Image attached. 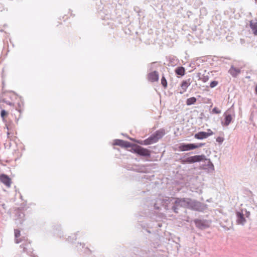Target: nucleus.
<instances>
[{
    "mask_svg": "<svg viewBox=\"0 0 257 257\" xmlns=\"http://www.w3.org/2000/svg\"><path fill=\"white\" fill-rule=\"evenodd\" d=\"M228 72L233 77H236L240 73V70L239 68L234 67L233 66H231L228 71Z\"/></svg>",
    "mask_w": 257,
    "mask_h": 257,
    "instance_id": "nucleus-12",
    "label": "nucleus"
},
{
    "mask_svg": "<svg viewBox=\"0 0 257 257\" xmlns=\"http://www.w3.org/2000/svg\"><path fill=\"white\" fill-rule=\"evenodd\" d=\"M237 215V223L239 224H243L245 222V219L244 217L243 214L242 213L237 212L236 213Z\"/></svg>",
    "mask_w": 257,
    "mask_h": 257,
    "instance_id": "nucleus-13",
    "label": "nucleus"
},
{
    "mask_svg": "<svg viewBox=\"0 0 257 257\" xmlns=\"http://www.w3.org/2000/svg\"><path fill=\"white\" fill-rule=\"evenodd\" d=\"M204 145L203 143H199L198 144H181L179 146V149L181 151H187L194 150L198 148H200Z\"/></svg>",
    "mask_w": 257,
    "mask_h": 257,
    "instance_id": "nucleus-4",
    "label": "nucleus"
},
{
    "mask_svg": "<svg viewBox=\"0 0 257 257\" xmlns=\"http://www.w3.org/2000/svg\"><path fill=\"white\" fill-rule=\"evenodd\" d=\"M224 116L225 117L224 119V125H228L232 120V116L230 113H229L228 111H226L224 113Z\"/></svg>",
    "mask_w": 257,
    "mask_h": 257,
    "instance_id": "nucleus-14",
    "label": "nucleus"
},
{
    "mask_svg": "<svg viewBox=\"0 0 257 257\" xmlns=\"http://www.w3.org/2000/svg\"><path fill=\"white\" fill-rule=\"evenodd\" d=\"M161 81V84L163 85V86L165 88H167L168 83H167V80L166 79V78H165V77L164 76H162Z\"/></svg>",
    "mask_w": 257,
    "mask_h": 257,
    "instance_id": "nucleus-19",
    "label": "nucleus"
},
{
    "mask_svg": "<svg viewBox=\"0 0 257 257\" xmlns=\"http://www.w3.org/2000/svg\"><path fill=\"white\" fill-rule=\"evenodd\" d=\"M187 204V198L179 199L177 198L175 201L174 205L172 209L175 213H178V209L180 207L186 208Z\"/></svg>",
    "mask_w": 257,
    "mask_h": 257,
    "instance_id": "nucleus-6",
    "label": "nucleus"
},
{
    "mask_svg": "<svg viewBox=\"0 0 257 257\" xmlns=\"http://www.w3.org/2000/svg\"><path fill=\"white\" fill-rule=\"evenodd\" d=\"M0 181L7 187H10L11 185V179L5 174L0 175Z\"/></svg>",
    "mask_w": 257,
    "mask_h": 257,
    "instance_id": "nucleus-9",
    "label": "nucleus"
},
{
    "mask_svg": "<svg viewBox=\"0 0 257 257\" xmlns=\"http://www.w3.org/2000/svg\"><path fill=\"white\" fill-rule=\"evenodd\" d=\"M250 27L252 30L253 34L257 36V22H250Z\"/></svg>",
    "mask_w": 257,
    "mask_h": 257,
    "instance_id": "nucleus-17",
    "label": "nucleus"
},
{
    "mask_svg": "<svg viewBox=\"0 0 257 257\" xmlns=\"http://www.w3.org/2000/svg\"><path fill=\"white\" fill-rule=\"evenodd\" d=\"M204 159H205L204 155H196L181 160V162L182 164H191L201 161Z\"/></svg>",
    "mask_w": 257,
    "mask_h": 257,
    "instance_id": "nucleus-5",
    "label": "nucleus"
},
{
    "mask_svg": "<svg viewBox=\"0 0 257 257\" xmlns=\"http://www.w3.org/2000/svg\"><path fill=\"white\" fill-rule=\"evenodd\" d=\"M175 72L177 75L182 76L185 75V69L182 66L178 67L176 68Z\"/></svg>",
    "mask_w": 257,
    "mask_h": 257,
    "instance_id": "nucleus-15",
    "label": "nucleus"
},
{
    "mask_svg": "<svg viewBox=\"0 0 257 257\" xmlns=\"http://www.w3.org/2000/svg\"><path fill=\"white\" fill-rule=\"evenodd\" d=\"M113 145L119 146L126 148L132 147V144L130 143L121 140H115L114 141Z\"/></svg>",
    "mask_w": 257,
    "mask_h": 257,
    "instance_id": "nucleus-8",
    "label": "nucleus"
},
{
    "mask_svg": "<svg viewBox=\"0 0 257 257\" xmlns=\"http://www.w3.org/2000/svg\"><path fill=\"white\" fill-rule=\"evenodd\" d=\"M186 208L198 211H201L203 210L202 205L201 203L193 201L189 198H187V204Z\"/></svg>",
    "mask_w": 257,
    "mask_h": 257,
    "instance_id": "nucleus-3",
    "label": "nucleus"
},
{
    "mask_svg": "<svg viewBox=\"0 0 257 257\" xmlns=\"http://www.w3.org/2000/svg\"><path fill=\"white\" fill-rule=\"evenodd\" d=\"M4 102H6L7 104L9 105H14L13 103H12V102H10L9 101H6L5 100H3Z\"/></svg>",
    "mask_w": 257,
    "mask_h": 257,
    "instance_id": "nucleus-25",
    "label": "nucleus"
},
{
    "mask_svg": "<svg viewBox=\"0 0 257 257\" xmlns=\"http://www.w3.org/2000/svg\"><path fill=\"white\" fill-rule=\"evenodd\" d=\"M15 242L16 243H19L22 241V239L20 238V236H21V231L19 229H15Z\"/></svg>",
    "mask_w": 257,
    "mask_h": 257,
    "instance_id": "nucleus-16",
    "label": "nucleus"
},
{
    "mask_svg": "<svg viewBox=\"0 0 257 257\" xmlns=\"http://www.w3.org/2000/svg\"><path fill=\"white\" fill-rule=\"evenodd\" d=\"M213 135V132L210 129H208L207 132H200L195 134L194 138L198 140H202L207 138Z\"/></svg>",
    "mask_w": 257,
    "mask_h": 257,
    "instance_id": "nucleus-7",
    "label": "nucleus"
},
{
    "mask_svg": "<svg viewBox=\"0 0 257 257\" xmlns=\"http://www.w3.org/2000/svg\"><path fill=\"white\" fill-rule=\"evenodd\" d=\"M218 84V81H213L212 82H211V83H210V87L211 88H214L215 87H216Z\"/></svg>",
    "mask_w": 257,
    "mask_h": 257,
    "instance_id": "nucleus-22",
    "label": "nucleus"
},
{
    "mask_svg": "<svg viewBox=\"0 0 257 257\" xmlns=\"http://www.w3.org/2000/svg\"><path fill=\"white\" fill-rule=\"evenodd\" d=\"M208 80V77H204L203 79H202V81L204 82H206L207 80Z\"/></svg>",
    "mask_w": 257,
    "mask_h": 257,
    "instance_id": "nucleus-26",
    "label": "nucleus"
},
{
    "mask_svg": "<svg viewBox=\"0 0 257 257\" xmlns=\"http://www.w3.org/2000/svg\"><path fill=\"white\" fill-rule=\"evenodd\" d=\"M148 79L149 81L154 82L158 81L159 80V74L158 72L155 71L148 74Z\"/></svg>",
    "mask_w": 257,
    "mask_h": 257,
    "instance_id": "nucleus-10",
    "label": "nucleus"
},
{
    "mask_svg": "<svg viewBox=\"0 0 257 257\" xmlns=\"http://www.w3.org/2000/svg\"><path fill=\"white\" fill-rule=\"evenodd\" d=\"M8 137L9 138L10 133L8 132L7 133Z\"/></svg>",
    "mask_w": 257,
    "mask_h": 257,
    "instance_id": "nucleus-28",
    "label": "nucleus"
},
{
    "mask_svg": "<svg viewBox=\"0 0 257 257\" xmlns=\"http://www.w3.org/2000/svg\"><path fill=\"white\" fill-rule=\"evenodd\" d=\"M196 101V98L194 97L189 98L187 99L186 104L188 105H190L194 104Z\"/></svg>",
    "mask_w": 257,
    "mask_h": 257,
    "instance_id": "nucleus-18",
    "label": "nucleus"
},
{
    "mask_svg": "<svg viewBox=\"0 0 257 257\" xmlns=\"http://www.w3.org/2000/svg\"><path fill=\"white\" fill-rule=\"evenodd\" d=\"M224 139L222 137H218L216 138V141L219 143L223 142Z\"/></svg>",
    "mask_w": 257,
    "mask_h": 257,
    "instance_id": "nucleus-24",
    "label": "nucleus"
},
{
    "mask_svg": "<svg viewBox=\"0 0 257 257\" xmlns=\"http://www.w3.org/2000/svg\"><path fill=\"white\" fill-rule=\"evenodd\" d=\"M18 104V106L17 108V109L19 112H21L23 110L24 103L23 102H21L19 103Z\"/></svg>",
    "mask_w": 257,
    "mask_h": 257,
    "instance_id": "nucleus-20",
    "label": "nucleus"
},
{
    "mask_svg": "<svg viewBox=\"0 0 257 257\" xmlns=\"http://www.w3.org/2000/svg\"><path fill=\"white\" fill-rule=\"evenodd\" d=\"M165 130L163 129H160L156 131L150 137L144 141L137 140L136 139H132V140L139 144L147 146L157 143L165 135Z\"/></svg>",
    "mask_w": 257,
    "mask_h": 257,
    "instance_id": "nucleus-1",
    "label": "nucleus"
},
{
    "mask_svg": "<svg viewBox=\"0 0 257 257\" xmlns=\"http://www.w3.org/2000/svg\"><path fill=\"white\" fill-rule=\"evenodd\" d=\"M212 112L216 114H219L221 112V110L217 107H214L212 109Z\"/></svg>",
    "mask_w": 257,
    "mask_h": 257,
    "instance_id": "nucleus-23",
    "label": "nucleus"
},
{
    "mask_svg": "<svg viewBox=\"0 0 257 257\" xmlns=\"http://www.w3.org/2000/svg\"><path fill=\"white\" fill-rule=\"evenodd\" d=\"M133 152L137 153L140 156L149 157L151 152L146 148H144L137 145H132Z\"/></svg>",
    "mask_w": 257,
    "mask_h": 257,
    "instance_id": "nucleus-2",
    "label": "nucleus"
},
{
    "mask_svg": "<svg viewBox=\"0 0 257 257\" xmlns=\"http://www.w3.org/2000/svg\"><path fill=\"white\" fill-rule=\"evenodd\" d=\"M255 93L257 95V84L256 85V86H255Z\"/></svg>",
    "mask_w": 257,
    "mask_h": 257,
    "instance_id": "nucleus-27",
    "label": "nucleus"
},
{
    "mask_svg": "<svg viewBox=\"0 0 257 257\" xmlns=\"http://www.w3.org/2000/svg\"><path fill=\"white\" fill-rule=\"evenodd\" d=\"M7 114L8 113L6 111V110H5L4 109L1 110V115L3 120H5V118L7 115Z\"/></svg>",
    "mask_w": 257,
    "mask_h": 257,
    "instance_id": "nucleus-21",
    "label": "nucleus"
},
{
    "mask_svg": "<svg viewBox=\"0 0 257 257\" xmlns=\"http://www.w3.org/2000/svg\"><path fill=\"white\" fill-rule=\"evenodd\" d=\"M190 85V80L183 81L180 86V93L183 94L186 91L187 88Z\"/></svg>",
    "mask_w": 257,
    "mask_h": 257,
    "instance_id": "nucleus-11",
    "label": "nucleus"
}]
</instances>
